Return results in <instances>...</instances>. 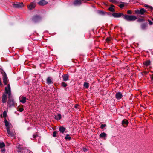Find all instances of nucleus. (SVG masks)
Returning <instances> with one entry per match:
<instances>
[{
	"label": "nucleus",
	"instance_id": "nucleus-14",
	"mask_svg": "<svg viewBox=\"0 0 153 153\" xmlns=\"http://www.w3.org/2000/svg\"><path fill=\"white\" fill-rule=\"evenodd\" d=\"M128 123V120L126 119H124L122 121V125L124 127H126Z\"/></svg>",
	"mask_w": 153,
	"mask_h": 153
},
{
	"label": "nucleus",
	"instance_id": "nucleus-25",
	"mask_svg": "<svg viewBox=\"0 0 153 153\" xmlns=\"http://www.w3.org/2000/svg\"><path fill=\"white\" fill-rule=\"evenodd\" d=\"M147 26V24L146 23H143L141 25V27L142 29H145Z\"/></svg>",
	"mask_w": 153,
	"mask_h": 153
},
{
	"label": "nucleus",
	"instance_id": "nucleus-16",
	"mask_svg": "<svg viewBox=\"0 0 153 153\" xmlns=\"http://www.w3.org/2000/svg\"><path fill=\"white\" fill-rule=\"evenodd\" d=\"M115 96L117 99L119 100L123 96L120 92H118L116 93Z\"/></svg>",
	"mask_w": 153,
	"mask_h": 153
},
{
	"label": "nucleus",
	"instance_id": "nucleus-17",
	"mask_svg": "<svg viewBox=\"0 0 153 153\" xmlns=\"http://www.w3.org/2000/svg\"><path fill=\"white\" fill-rule=\"evenodd\" d=\"M107 136L105 132L102 133L100 135V137L101 138L105 139Z\"/></svg>",
	"mask_w": 153,
	"mask_h": 153
},
{
	"label": "nucleus",
	"instance_id": "nucleus-46",
	"mask_svg": "<svg viewBox=\"0 0 153 153\" xmlns=\"http://www.w3.org/2000/svg\"><path fill=\"white\" fill-rule=\"evenodd\" d=\"M152 20L153 21V19H152Z\"/></svg>",
	"mask_w": 153,
	"mask_h": 153
},
{
	"label": "nucleus",
	"instance_id": "nucleus-19",
	"mask_svg": "<svg viewBox=\"0 0 153 153\" xmlns=\"http://www.w3.org/2000/svg\"><path fill=\"white\" fill-rule=\"evenodd\" d=\"M47 82L48 84H50L53 83L52 79L50 77H48L46 79Z\"/></svg>",
	"mask_w": 153,
	"mask_h": 153
},
{
	"label": "nucleus",
	"instance_id": "nucleus-30",
	"mask_svg": "<svg viewBox=\"0 0 153 153\" xmlns=\"http://www.w3.org/2000/svg\"><path fill=\"white\" fill-rule=\"evenodd\" d=\"M65 138L66 140H70L71 139V137L70 136V135L69 134H67L66 136L65 137Z\"/></svg>",
	"mask_w": 153,
	"mask_h": 153
},
{
	"label": "nucleus",
	"instance_id": "nucleus-32",
	"mask_svg": "<svg viewBox=\"0 0 153 153\" xmlns=\"http://www.w3.org/2000/svg\"><path fill=\"white\" fill-rule=\"evenodd\" d=\"M106 126V125L105 124H102L101 125L100 128L101 129H103V128Z\"/></svg>",
	"mask_w": 153,
	"mask_h": 153
},
{
	"label": "nucleus",
	"instance_id": "nucleus-6",
	"mask_svg": "<svg viewBox=\"0 0 153 153\" xmlns=\"http://www.w3.org/2000/svg\"><path fill=\"white\" fill-rule=\"evenodd\" d=\"M13 7L16 8H20L24 6V5L22 2L20 3L17 2L16 4H13Z\"/></svg>",
	"mask_w": 153,
	"mask_h": 153
},
{
	"label": "nucleus",
	"instance_id": "nucleus-42",
	"mask_svg": "<svg viewBox=\"0 0 153 153\" xmlns=\"http://www.w3.org/2000/svg\"><path fill=\"white\" fill-rule=\"evenodd\" d=\"M83 150L85 152L87 151V149L86 148H83Z\"/></svg>",
	"mask_w": 153,
	"mask_h": 153
},
{
	"label": "nucleus",
	"instance_id": "nucleus-26",
	"mask_svg": "<svg viewBox=\"0 0 153 153\" xmlns=\"http://www.w3.org/2000/svg\"><path fill=\"white\" fill-rule=\"evenodd\" d=\"M114 5H111L108 8V10L111 12H114Z\"/></svg>",
	"mask_w": 153,
	"mask_h": 153
},
{
	"label": "nucleus",
	"instance_id": "nucleus-39",
	"mask_svg": "<svg viewBox=\"0 0 153 153\" xmlns=\"http://www.w3.org/2000/svg\"><path fill=\"white\" fill-rule=\"evenodd\" d=\"M148 21L149 22L150 25H152V24L153 23L152 22L151 20H148Z\"/></svg>",
	"mask_w": 153,
	"mask_h": 153
},
{
	"label": "nucleus",
	"instance_id": "nucleus-7",
	"mask_svg": "<svg viewBox=\"0 0 153 153\" xmlns=\"http://www.w3.org/2000/svg\"><path fill=\"white\" fill-rule=\"evenodd\" d=\"M2 102L3 103H6L8 97V94L3 93L2 95Z\"/></svg>",
	"mask_w": 153,
	"mask_h": 153
},
{
	"label": "nucleus",
	"instance_id": "nucleus-3",
	"mask_svg": "<svg viewBox=\"0 0 153 153\" xmlns=\"http://www.w3.org/2000/svg\"><path fill=\"white\" fill-rule=\"evenodd\" d=\"M1 74L2 75L3 82L4 85L7 84L8 82V79L5 72L3 70H1L0 71Z\"/></svg>",
	"mask_w": 153,
	"mask_h": 153
},
{
	"label": "nucleus",
	"instance_id": "nucleus-5",
	"mask_svg": "<svg viewBox=\"0 0 153 153\" xmlns=\"http://www.w3.org/2000/svg\"><path fill=\"white\" fill-rule=\"evenodd\" d=\"M3 93L8 94V97H10L11 96V88L9 84H8L7 86L5 87V92Z\"/></svg>",
	"mask_w": 153,
	"mask_h": 153
},
{
	"label": "nucleus",
	"instance_id": "nucleus-24",
	"mask_svg": "<svg viewBox=\"0 0 153 153\" xmlns=\"http://www.w3.org/2000/svg\"><path fill=\"white\" fill-rule=\"evenodd\" d=\"M120 4L117 5L120 8H122L123 7L125 6L126 5V3L124 2H120Z\"/></svg>",
	"mask_w": 153,
	"mask_h": 153
},
{
	"label": "nucleus",
	"instance_id": "nucleus-44",
	"mask_svg": "<svg viewBox=\"0 0 153 153\" xmlns=\"http://www.w3.org/2000/svg\"><path fill=\"white\" fill-rule=\"evenodd\" d=\"M115 4H117V3H118V2H117V1H116V0H115Z\"/></svg>",
	"mask_w": 153,
	"mask_h": 153
},
{
	"label": "nucleus",
	"instance_id": "nucleus-21",
	"mask_svg": "<svg viewBox=\"0 0 153 153\" xmlns=\"http://www.w3.org/2000/svg\"><path fill=\"white\" fill-rule=\"evenodd\" d=\"M74 4L76 5H80L81 4V1L79 0H75L74 2Z\"/></svg>",
	"mask_w": 153,
	"mask_h": 153
},
{
	"label": "nucleus",
	"instance_id": "nucleus-20",
	"mask_svg": "<svg viewBox=\"0 0 153 153\" xmlns=\"http://www.w3.org/2000/svg\"><path fill=\"white\" fill-rule=\"evenodd\" d=\"M65 130L66 128L62 126H60L59 128V131L62 133H63Z\"/></svg>",
	"mask_w": 153,
	"mask_h": 153
},
{
	"label": "nucleus",
	"instance_id": "nucleus-9",
	"mask_svg": "<svg viewBox=\"0 0 153 153\" xmlns=\"http://www.w3.org/2000/svg\"><path fill=\"white\" fill-rule=\"evenodd\" d=\"M27 100H28V99H27L26 97L24 96H21L19 97V101L22 104L25 103Z\"/></svg>",
	"mask_w": 153,
	"mask_h": 153
},
{
	"label": "nucleus",
	"instance_id": "nucleus-13",
	"mask_svg": "<svg viewBox=\"0 0 153 153\" xmlns=\"http://www.w3.org/2000/svg\"><path fill=\"white\" fill-rule=\"evenodd\" d=\"M35 6V3L33 2H32L28 5V7L29 10H31L34 8Z\"/></svg>",
	"mask_w": 153,
	"mask_h": 153
},
{
	"label": "nucleus",
	"instance_id": "nucleus-23",
	"mask_svg": "<svg viewBox=\"0 0 153 153\" xmlns=\"http://www.w3.org/2000/svg\"><path fill=\"white\" fill-rule=\"evenodd\" d=\"M63 79L64 81H66L68 79V76L67 74H65L62 76Z\"/></svg>",
	"mask_w": 153,
	"mask_h": 153
},
{
	"label": "nucleus",
	"instance_id": "nucleus-45",
	"mask_svg": "<svg viewBox=\"0 0 153 153\" xmlns=\"http://www.w3.org/2000/svg\"><path fill=\"white\" fill-rule=\"evenodd\" d=\"M145 7H149V5H146Z\"/></svg>",
	"mask_w": 153,
	"mask_h": 153
},
{
	"label": "nucleus",
	"instance_id": "nucleus-36",
	"mask_svg": "<svg viewBox=\"0 0 153 153\" xmlns=\"http://www.w3.org/2000/svg\"><path fill=\"white\" fill-rule=\"evenodd\" d=\"M79 106V105L78 104H76L74 106V108L76 109L79 108L78 107Z\"/></svg>",
	"mask_w": 153,
	"mask_h": 153
},
{
	"label": "nucleus",
	"instance_id": "nucleus-27",
	"mask_svg": "<svg viewBox=\"0 0 153 153\" xmlns=\"http://www.w3.org/2000/svg\"><path fill=\"white\" fill-rule=\"evenodd\" d=\"M150 63V61L149 60H148L146 61L145 62V64L146 66L149 65Z\"/></svg>",
	"mask_w": 153,
	"mask_h": 153
},
{
	"label": "nucleus",
	"instance_id": "nucleus-29",
	"mask_svg": "<svg viewBox=\"0 0 153 153\" xmlns=\"http://www.w3.org/2000/svg\"><path fill=\"white\" fill-rule=\"evenodd\" d=\"M3 117L5 118L7 116V113L6 111H4L3 113Z\"/></svg>",
	"mask_w": 153,
	"mask_h": 153
},
{
	"label": "nucleus",
	"instance_id": "nucleus-8",
	"mask_svg": "<svg viewBox=\"0 0 153 153\" xmlns=\"http://www.w3.org/2000/svg\"><path fill=\"white\" fill-rule=\"evenodd\" d=\"M41 19V18L39 16L36 15L34 16L32 18V21L34 22H36Z\"/></svg>",
	"mask_w": 153,
	"mask_h": 153
},
{
	"label": "nucleus",
	"instance_id": "nucleus-15",
	"mask_svg": "<svg viewBox=\"0 0 153 153\" xmlns=\"http://www.w3.org/2000/svg\"><path fill=\"white\" fill-rule=\"evenodd\" d=\"M48 2L45 0H40L38 4L41 6H43L46 4Z\"/></svg>",
	"mask_w": 153,
	"mask_h": 153
},
{
	"label": "nucleus",
	"instance_id": "nucleus-10",
	"mask_svg": "<svg viewBox=\"0 0 153 153\" xmlns=\"http://www.w3.org/2000/svg\"><path fill=\"white\" fill-rule=\"evenodd\" d=\"M145 12H146L144 8H141L140 10H136L135 11V13L137 14L143 15Z\"/></svg>",
	"mask_w": 153,
	"mask_h": 153
},
{
	"label": "nucleus",
	"instance_id": "nucleus-1",
	"mask_svg": "<svg viewBox=\"0 0 153 153\" xmlns=\"http://www.w3.org/2000/svg\"><path fill=\"white\" fill-rule=\"evenodd\" d=\"M4 123L6 127L8 136L14 137L15 133L12 125L6 119H4Z\"/></svg>",
	"mask_w": 153,
	"mask_h": 153
},
{
	"label": "nucleus",
	"instance_id": "nucleus-2",
	"mask_svg": "<svg viewBox=\"0 0 153 153\" xmlns=\"http://www.w3.org/2000/svg\"><path fill=\"white\" fill-rule=\"evenodd\" d=\"M137 18L134 15H126L124 16V19L127 21H133L137 19Z\"/></svg>",
	"mask_w": 153,
	"mask_h": 153
},
{
	"label": "nucleus",
	"instance_id": "nucleus-34",
	"mask_svg": "<svg viewBox=\"0 0 153 153\" xmlns=\"http://www.w3.org/2000/svg\"><path fill=\"white\" fill-rule=\"evenodd\" d=\"M144 21V19H142L139 18L138 20V21L139 22H141Z\"/></svg>",
	"mask_w": 153,
	"mask_h": 153
},
{
	"label": "nucleus",
	"instance_id": "nucleus-41",
	"mask_svg": "<svg viewBox=\"0 0 153 153\" xmlns=\"http://www.w3.org/2000/svg\"><path fill=\"white\" fill-rule=\"evenodd\" d=\"M110 2H114V0H108Z\"/></svg>",
	"mask_w": 153,
	"mask_h": 153
},
{
	"label": "nucleus",
	"instance_id": "nucleus-12",
	"mask_svg": "<svg viewBox=\"0 0 153 153\" xmlns=\"http://www.w3.org/2000/svg\"><path fill=\"white\" fill-rule=\"evenodd\" d=\"M5 144L3 142L0 143V149L1 150L2 153H4L5 151Z\"/></svg>",
	"mask_w": 153,
	"mask_h": 153
},
{
	"label": "nucleus",
	"instance_id": "nucleus-11",
	"mask_svg": "<svg viewBox=\"0 0 153 153\" xmlns=\"http://www.w3.org/2000/svg\"><path fill=\"white\" fill-rule=\"evenodd\" d=\"M99 13L102 15H104L106 14L108 15H110V16H113L114 17H115V13L114 12L112 14H110V13H105L103 11L100 10L99 11Z\"/></svg>",
	"mask_w": 153,
	"mask_h": 153
},
{
	"label": "nucleus",
	"instance_id": "nucleus-43",
	"mask_svg": "<svg viewBox=\"0 0 153 153\" xmlns=\"http://www.w3.org/2000/svg\"><path fill=\"white\" fill-rule=\"evenodd\" d=\"M152 80H153V74L152 75V76L151 77Z\"/></svg>",
	"mask_w": 153,
	"mask_h": 153
},
{
	"label": "nucleus",
	"instance_id": "nucleus-22",
	"mask_svg": "<svg viewBox=\"0 0 153 153\" xmlns=\"http://www.w3.org/2000/svg\"><path fill=\"white\" fill-rule=\"evenodd\" d=\"M61 118V115L60 113L58 114L57 115L55 116V119L56 120H59Z\"/></svg>",
	"mask_w": 153,
	"mask_h": 153
},
{
	"label": "nucleus",
	"instance_id": "nucleus-28",
	"mask_svg": "<svg viewBox=\"0 0 153 153\" xmlns=\"http://www.w3.org/2000/svg\"><path fill=\"white\" fill-rule=\"evenodd\" d=\"M84 86L86 88H88L89 87V84L87 82H85L84 84Z\"/></svg>",
	"mask_w": 153,
	"mask_h": 153
},
{
	"label": "nucleus",
	"instance_id": "nucleus-31",
	"mask_svg": "<svg viewBox=\"0 0 153 153\" xmlns=\"http://www.w3.org/2000/svg\"><path fill=\"white\" fill-rule=\"evenodd\" d=\"M67 85L66 83H65L64 82H62V86L64 87H65L67 86Z\"/></svg>",
	"mask_w": 153,
	"mask_h": 153
},
{
	"label": "nucleus",
	"instance_id": "nucleus-37",
	"mask_svg": "<svg viewBox=\"0 0 153 153\" xmlns=\"http://www.w3.org/2000/svg\"><path fill=\"white\" fill-rule=\"evenodd\" d=\"M127 13L128 14H131L132 13V12L131 11V10H128L127 11Z\"/></svg>",
	"mask_w": 153,
	"mask_h": 153
},
{
	"label": "nucleus",
	"instance_id": "nucleus-4",
	"mask_svg": "<svg viewBox=\"0 0 153 153\" xmlns=\"http://www.w3.org/2000/svg\"><path fill=\"white\" fill-rule=\"evenodd\" d=\"M8 100L7 101L8 105L9 107L14 106L15 102L14 99L11 96L10 97H8Z\"/></svg>",
	"mask_w": 153,
	"mask_h": 153
},
{
	"label": "nucleus",
	"instance_id": "nucleus-40",
	"mask_svg": "<svg viewBox=\"0 0 153 153\" xmlns=\"http://www.w3.org/2000/svg\"><path fill=\"white\" fill-rule=\"evenodd\" d=\"M37 136V134H34L33 135V138H35Z\"/></svg>",
	"mask_w": 153,
	"mask_h": 153
},
{
	"label": "nucleus",
	"instance_id": "nucleus-18",
	"mask_svg": "<svg viewBox=\"0 0 153 153\" xmlns=\"http://www.w3.org/2000/svg\"><path fill=\"white\" fill-rule=\"evenodd\" d=\"M124 16L123 13H115V17L119 18L121 16L124 17Z\"/></svg>",
	"mask_w": 153,
	"mask_h": 153
},
{
	"label": "nucleus",
	"instance_id": "nucleus-33",
	"mask_svg": "<svg viewBox=\"0 0 153 153\" xmlns=\"http://www.w3.org/2000/svg\"><path fill=\"white\" fill-rule=\"evenodd\" d=\"M57 134V132L56 131H54L53 132V136L55 137L56 136V134Z\"/></svg>",
	"mask_w": 153,
	"mask_h": 153
},
{
	"label": "nucleus",
	"instance_id": "nucleus-35",
	"mask_svg": "<svg viewBox=\"0 0 153 153\" xmlns=\"http://www.w3.org/2000/svg\"><path fill=\"white\" fill-rule=\"evenodd\" d=\"M23 109L22 108H20L18 110V111L20 112H22L23 111Z\"/></svg>",
	"mask_w": 153,
	"mask_h": 153
},
{
	"label": "nucleus",
	"instance_id": "nucleus-38",
	"mask_svg": "<svg viewBox=\"0 0 153 153\" xmlns=\"http://www.w3.org/2000/svg\"><path fill=\"white\" fill-rule=\"evenodd\" d=\"M148 72H147V71H145L144 72H143V74H144L145 75H147L148 74Z\"/></svg>",
	"mask_w": 153,
	"mask_h": 153
}]
</instances>
